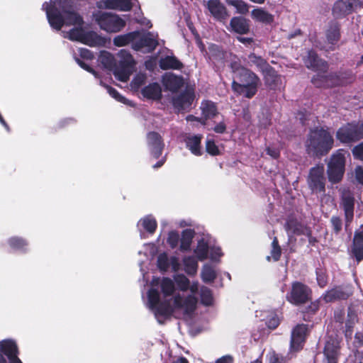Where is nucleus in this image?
I'll use <instances>...</instances> for the list:
<instances>
[{
	"mask_svg": "<svg viewBox=\"0 0 363 363\" xmlns=\"http://www.w3.org/2000/svg\"><path fill=\"white\" fill-rule=\"evenodd\" d=\"M179 240V233L176 230H172L168 233L167 242L172 249H174L177 247Z\"/></svg>",
	"mask_w": 363,
	"mask_h": 363,
	"instance_id": "obj_56",
	"label": "nucleus"
},
{
	"mask_svg": "<svg viewBox=\"0 0 363 363\" xmlns=\"http://www.w3.org/2000/svg\"><path fill=\"white\" fill-rule=\"evenodd\" d=\"M45 7L47 18L50 26L60 30L65 25V6L61 1H51L50 3L45 2L43 5Z\"/></svg>",
	"mask_w": 363,
	"mask_h": 363,
	"instance_id": "obj_7",
	"label": "nucleus"
},
{
	"mask_svg": "<svg viewBox=\"0 0 363 363\" xmlns=\"http://www.w3.org/2000/svg\"><path fill=\"white\" fill-rule=\"evenodd\" d=\"M194 252L196 253L198 259L200 261H203L208 257V245L206 242L203 241H200L198 243V246L195 250Z\"/></svg>",
	"mask_w": 363,
	"mask_h": 363,
	"instance_id": "obj_52",
	"label": "nucleus"
},
{
	"mask_svg": "<svg viewBox=\"0 0 363 363\" xmlns=\"http://www.w3.org/2000/svg\"><path fill=\"white\" fill-rule=\"evenodd\" d=\"M169 263L167 255L166 253L160 254L157 257V267L161 271H167Z\"/></svg>",
	"mask_w": 363,
	"mask_h": 363,
	"instance_id": "obj_59",
	"label": "nucleus"
},
{
	"mask_svg": "<svg viewBox=\"0 0 363 363\" xmlns=\"http://www.w3.org/2000/svg\"><path fill=\"white\" fill-rule=\"evenodd\" d=\"M232 73L234 74V78H235L240 73L242 72L243 69H246L247 67H245L241 65L239 60L232 61L229 65Z\"/></svg>",
	"mask_w": 363,
	"mask_h": 363,
	"instance_id": "obj_63",
	"label": "nucleus"
},
{
	"mask_svg": "<svg viewBox=\"0 0 363 363\" xmlns=\"http://www.w3.org/2000/svg\"><path fill=\"white\" fill-rule=\"evenodd\" d=\"M355 199L353 193L350 190H345L341 195L340 205L345 212V228L353 220Z\"/></svg>",
	"mask_w": 363,
	"mask_h": 363,
	"instance_id": "obj_16",
	"label": "nucleus"
},
{
	"mask_svg": "<svg viewBox=\"0 0 363 363\" xmlns=\"http://www.w3.org/2000/svg\"><path fill=\"white\" fill-rule=\"evenodd\" d=\"M104 86L106 89L110 96H111L118 101L125 104L126 99L121 95L115 88L106 84H104Z\"/></svg>",
	"mask_w": 363,
	"mask_h": 363,
	"instance_id": "obj_61",
	"label": "nucleus"
},
{
	"mask_svg": "<svg viewBox=\"0 0 363 363\" xmlns=\"http://www.w3.org/2000/svg\"><path fill=\"white\" fill-rule=\"evenodd\" d=\"M231 30L240 35L247 34L250 32V21L242 16H234L230 21Z\"/></svg>",
	"mask_w": 363,
	"mask_h": 363,
	"instance_id": "obj_24",
	"label": "nucleus"
},
{
	"mask_svg": "<svg viewBox=\"0 0 363 363\" xmlns=\"http://www.w3.org/2000/svg\"><path fill=\"white\" fill-rule=\"evenodd\" d=\"M348 296V294L340 286H336L325 292L323 300L326 303H330L337 300H346Z\"/></svg>",
	"mask_w": 363,
	"mask_h": 363,
	"instance_id": "obj_32",
	"label": "nucleus"
},
{
	"mask_svg": "<svg viewBox=\"0 0 363 363\" xmlns=\"http://www.w3.org/2000/svg\"><path fill=\"white\" fill-rule=\"evenodd\" d=\"M133 63L128 61H119L118 65L115 67L113 74L117 79L122 82H126L131 74V67Z\"/></svg>",
	"mask_w": 363,
	"mask_h": 363,
	"instance_id": "obj_25",
	"label": "nucleus"
},
{
	"mask_svg": "<svg viewBox=\"0 0 363 363\" xmlns=\"http://www.w3.org/2000/svg\"><path fill=\"white\" fill-rule=\"evenodd\" d=\"M337 75V78L339 79V86H345L347 84L351 83L354 80V76L351 71L346 70L343 72H335Z\"/></svg>",
	"mask_w": 363,
	"mask_h": 363,
	"instance_id": "obj_51",
	"label": "nucleus"
},
{
	"mask_svg": "<svg viewBox=\"0 0 363 363\" xmlns=\"http://www.w3.org/2000/svg\"><path fill=\"white\" fill-rule=\"evenodd\" d=\"M194 99V89L186 86L184 91L173 97L172 104L174 108L179 111H184L191 108Z\"/></svg>",
	"mask_w": 363,
	"mask_h": 363,
	"instance_id": "obj_14",
	"label": "nucleus"
},
{
	"mask_svg": "<svg viewBox=\"0 0 363 363\" xmlns=\"http://www.w3.org/2000/svg\"><path fill=\"white\" fill-rule=\"evenodd\" d=\"M100 60L105 67L111 68L115 65V61L113 55L107 51L101 52L100 55Z\"/></svg>",
	"mask_w": 363,
	"mask_h": 363,
	"instance_id": "obj_54",
	"label": "nucleus"
},
{
	"mask_svg": "<svg viewBox=\"0 0 363 363\" xmlns=\"http://www.w3.org/2000/svg\"><path fill=\"white\" fill-rule=\"evenodd\" d=\"M141 94L147 99L160 100L162 96V88L157 82H152L142 89Z\"/></svg>",
	"mask_w": 363,
	"mask_h": 363,
	"instance_id": "obj_26",
	"label": "nucleus"
},
{
	"mask_svg": "<svg viewBox=\"0 0 363 363\" xmlns=\"http://www.w3.org/2000/svg\"><path fill=\"white\" fill-rule=\"evenodd\" d=\"M162 83L167 90L172 93L177 92L184 84L182 76L174 73L166 74L162 77Z\"/></svg>",
	"mask_w": 363,
	"mask_h": 363,
	"instance_id": "obj_21",
	"label": "nucleus"
},
{
	"mask_svg": "<svg viewBox=\"0 0 363 363\" xmlns=\"http://www.w3.org/2000/svg\"><path fill=\"white\" fill-rule=\"evenodd\" d=\"M153 310H155L156 315L170 316L174 313L169 301H161Z\"/></svg>",
	"mask_w": 363,
	"mask_h": 363,
	"instance_id": "obj_43",
	"label": "nucleus"
},
{
	"mask_svg": "<svg viewBox=\"0 0 363 363\" xmlns=\"http://www.w3.org/2000/svg\"><path fill=\"white\" fill-rule=\"evenodd\" d=\"M104 4L106 9L122 11H129L133 8L130 0H105Z\"/></svg>",
	"mask_w": 363,
	"mask_h": 363,
	"instance_id": "obj_31",
	"label": "nucleus"
},
{
	"mask_svg": "<svg viewBox=\"0 0 363 363\" xmlns=\"http://www.w3.org/2000/svg\"><path fill=\"white\" fill-rule=\"evenodd\" d=\"M140 222L144 230L150 234H153L157 228V220L150 216L144 217Z\"/></svg>",
	"mask_w": 363,
	"mask_h": 363,
	"instance_id": "obj_48",
	"label": "nucleus"
},
{
	"mask_svg": "<svg viewBox=\"0 0 363 363\" xmlns=\"http://www.w3.org/2000/svg\"><path fill=\"white\" fill-rule=\"evenodd\" d=\"M265 86L271 90H276L281 84V75L271 65L262 72Z\"/></svg>",
	"mask_w": 363,
	"mask_h": 363,
	"instance_id": "obj_22",
	"label": "nucleus"
},
{
	"mask_svg": "<svg viewBox=\"0 0 363 363\" xmlns=\"http://www.w3.org/2000/svg\"><path fill=\"white\" fill-rule=\"evenodd\" d=\"M198 300L197 298L193 295H188L184 300V311L185 314L191 315L193 313L196 308Z\"/></svg>",
	"mask_w": 363,
	"mask_h": 363,
	"instance_id": "obj_46",
	"label": "nucleus"
},
{
	"mask_svg": "<svg viewBox=\"0 0 363 363\" xmlns=\"http://www.w3.org/2000/svg\"><path fill=\"white\" fill-rule=\"evenodd\" d=\"M206 150L208 154L213 156L220 155V150L218 149V147L216 145L215 141L213 140H208L206 141Z\"/></svg>",
	"mask_w": 363,
	"mask_h": 363,
	"instance_id": "obj_62",
	"label": "nucleus"
},
{
	"mask_svg": "<svg viewBox=\"0 0 363 363\" xmlns=\"http://www.w3.org/2000/svg\"><path fill=\"white\" fill-rule=\"evenodd\" d=\"M202 138V135H194L188 137L186 140V147L196 156H201L202 155L201 149Z\"/></svg>",
	"mask_w": 363,
	"mask_h": 363,
	"instance_id": "obj_35",
	"label": "nucleus"
},
{
	"mask_svg": "<svg viewBox=\"0 0 363 363\" xmlns=\"http://www.w3.org/2000/svg\"><path fill=\"white\" fill-rule=\"evenodd\" d=\"M316 280L320 288L325 287L328 284V276L325 272L322 269H316Z\"/></svg>",
	"mask_w": 363,
	"mask_h": 363,
	"instance_id": "obj_58",
	"label": "nucleus"
},
{
	"mask_svg": "<svg viewBox=\"0 0 363 363\" xmlns=\"http://www.w3.org/2000/svg\"><path fill=\"white\" fill-rule=\"evenodd\" d=\"M174 281L181 291H186L189 289L190 281L183 274L174 276Z\"/></svg>",
	"mask_w": 363,
	"mask_h": 363,
	"instance_id": "obj_53",
	"label": "nucleus"
},
{
	"mask_svg": "<svg viewBox=\"0 0 363 363\" xmlns=\"http://www.w3.org/2000/svg\"><path fill=\"white\" fill-rule=\"evenodd\" d=\"M324 172V167L323 164H318L311 168L307 178V184L308 188L313 193H325V177Z\"/></svg>",
	"mask_w": 363,
	"mask_h": 363,
	"instance_id": "obj_8",
	"label": "nucleus"
},
{
	"mask_svg": "<svg viewBox=\"0 0 363 363\" xmlns=\"http://www.w3.org/2000/svg\"><path fill=\"white\" fill-rule=\"evenodd\" d=\"M269 363H286V357L284 355L272 351L267 354Z\"/></svg>",
	"mask_w": 363,
	"mask_h": 363,
	"instance_id": "obj_57",
	"label": "nucleus"
},
{
	"mask_svg": "<svg viewBox=\"0 0 363 363\" xmlns=\"http://www.w3.org/2000/svg\"><path fill=\"white\" fill-rule=\"evenodd\" d=\"M139 35L140 31L135 30L125 34L116 35L113 40V45L116 47L126 46L130 43L132 45L135 43V40H137Z\"/></svg>",
	"mask_w": 363,
	"mask_h": 363,
	"instance_id": "obj_30",
	"label": "nucleus"
},
{
	"mask_svg": "<svg viewBox=\"0 0 363 363\" xmlns=\"http://www.w3.org/2000/svg\"><path fill=\"white\" fill-rule=\"evenodd\" d=\"M260 85L259 77L252 70L247 68L233 79L231 88L237 95L250 99L257 94Z\"/></svg>",
	"mask_w": 363,
	"mask_h": 363,
	"instance_id": "obj_2",
	"label": "nucleus"
},
{
	"mask_svg": "<svg viewBox=\"0 0 363 363\" xmlns=\"http://www.w3.org/2000/svg\"><path fill=\"white\" fill-rule=\"evenodd\" d=\"M308 333L306 324H298L293 328L290 340L291 352H298L303 349Z\"/></svg>",
	"mask_w": 363,
	"mask_h": 363,
	"instance_id": "obj_10",
	"label": "nucleus"
},
{
	"mask_svg": "<svg viewBox=\"0 0 363 363\" xmlns=\"http://www.w3.org/2000/svg\"><path fill=\"white\" fill-rule=\"evenodd\" d=\"M325 73L318 72L316 74H314L311 79L312 84L316 88L322 89L339 86L340 83L338 82L337 75L333 72L327 74Z\"/></svg>",
	"mask_w": 363,
	"mask_h": 363,
	"instance_id": "obj_13",
	"label": "nucleus"
},
{
	"mask_svg": "<svg viewBox=\"0 0 363 363\" xmlns=\"http://www.w3.org/2000/svg\"><path fill=\"white\" fill-rule=\"evenodd\" d=\"M65 24L67 26L78 25L82 26L84 23L82 17L74 11H69L65 6Z\"/></svg>",
	"mask_w": 363,
	"mask_h": 363,
	"instance_id": "obj_38",
	"label": "nucleus"
},
{
	"mask_svg": "<svg viewBox=\"0 0 363 363\" xmlns=\"http://www.w3.org/2000/svg\"><path fill=\"white\" fill-rule=\"evenodd\" d=\"M183 263L185 272L189 276H194L197 272L198 262L192 256H188L184 258Z\"/></svg>",
	"mask_w": 363,
	"mask_h": 363,
	"instance_id": "obj_42",
	"label": "nucleus"
},
{
	"mask_svg": "<svg viewBox=\"0 0 363 363\" xmlns=\"http://www.w3.org/2000/svg\"><path fill=\"white\" fill-rule=\"evenodd\" d=\"M208 58L216 72H222L228 59V52L221 46L211 44L208 48Z\"/></svg>",
	"mask_w": 363,
	"mask_h": 363,
	"instance_id": "obj_9",
	"label": "nucleus"
},
{
	"mask_svg": "<svg viewBox=\"0 0 363 363\" xmlns=\"http://www.w3.org/2000/svg\"><path fill=\"white\" fill-rule=\"evenodd\" d=\"M303 60L305 66L313 72H327L328 70V62L320 58L314 50H308Z\"/></svg>",
	"mask_w": 363,
	"mask_h": 363,
	"instance_id": "obj_12",
	"label": "nucleus"
},
{
	"mask_svg": "<svg viewBox=\"0 0 363 363\" xmlns=\"http://www.w3.org/2000/svg\"><path fill=\"white\" fill-rule=\"evenodd\" d=\"M0 354L7 357L8 359L18 354V348L13 340H4L0 342Z\"/></svg>",
	"mask_w": 363,
	"mask_h": 363,
	"instance_id": "obj_29",
	"label": "nucleus"
},
{
	"mask_svg": "<svg viewBox=\"0 0 363 363\" xmlns=\"http://www.w3.org/2000/svg\"><path fill=\"white\" fill-rule=\"evenodd\" d=\"M160 289L164 297H169L174 294L175 285L174 281L169 277H163L160 282Z\"/></svg>",
	"mask_w": 363,
	"mask_h": 363,
	"instance_id": "obj_41",
	"label": "nucleus"
},
{
	"mask_svg": "<svg viewBox=\"0 0 363 363\" xmlns=\"http://www.w3.org/2000/svg\"><path fill=\"white\" fill-rule=\"evenodd\" d=\"M359 4V0H337L333 5L332 13L335 18H342L352 13Z\"/></svg>",
	"mask_w": 363,
	"mask_h": 363,
	"instance_id": "obj_17",
	"label": "nucleus"
},
{
	"mask_svg": "<svg viewBox=\"0 0 363 363\" xmlns=\"http://www.w3.org/2000/svg\"><path fill=\"white\" fill-rule=\"evenodd\" d=\"M159 66L162 70H181L184 67L183 63L174 55L161 57L159 60Z\"/></svg>",
	"mask_w": 363,
	"mask_h": 363,
	"instance_id": "obj_27",
	"label": "nucleus"
},
{
	"mask_svg": "<svg viewBox=\"0 0 363 363\" xmlns=\"http://www.w3.org/2000/svg\"><path fill=\"white\" fill-rule=\"evenodd\" d=\"M247 60L248 65L250 67H255L261 73L270 66L267 60L255 52H250L247 55Z\"/></svg>",
	"mask_w": 363,
	"mask_h": 363,
	"instance_id": "obj_34",
	"label": "nucleus"
},
{
	"mask_svg": "<svg viewBox=\"0 0 363 363\" xmlns=\"http://www.w3.org/2000/svg\"><path fill=\"white\" fill-rule=\"evenodd\" d=\"M325 35L327 43L329 45V50L334 51L341 39V25L335 21L329 22L325 31Z\"/></svg>",
	"mask_w": 363,
	"mask_h": 363,
	"instance_id": "obj_15",
	"label": "nucleus"
},
{
	"mask_svg": "<svg viewBox=\"0 0 363 363\" xmlns=\"http://www.w3.org/2000/svg\"><path fill=\"white\" fill-rule=\"evenodd\" d=\"M271 245V255L267 257V260L268 262H270L271 259H272L274 262H278L281 256V248L279 244V240L277 237H274Z\"/></svg>",
	"mask_w": 363,
	"mask_h": 363,
	"instance_id": "obj_44",
	"label": "nucleus"
},
{
	"mask_svg": "<svg viewBox=\"0 0 363 363\" xmlns=\"http://www.w3.org/2000/svg\"><path fill=\"white\" fill-rule=\"evenodd\" d=\"M350 255L357 263L363 260V225L354 233Z\"/></svg>",
	"mask_w": 363,
	"mask_h": 363,
	"instance_id": "obj_19",
	"label": "nucleus"
},
{
	"mask_svg": "<svg viewBox=\"0 0 363 363\" xmlns=\"http://www.w3.org/2000/svg\"><path fill=\"white\" fill-rule=\"evenodd\" d=\"M216 272L213 267L206 264L203 267L201 278L203 282L211 283L216 279Z\"/></svg>",
	"mask_w": 363,
	"mask_h": 363,
	"instance_id": "obj_47",
	"label": "nucleus"
},
{
	"mask_svg": "<svg viewBox=\"0 0 363 363\" xmlns=\"http://www.w3.org/2000/svg\"><path fill=\"white\" fill-rule=\"evenodd\" d=\"M147 145L152 157L158 159L162 154L164 144L162 136L155 131H150L147 135Z\"/></svg>",
	"mask_w": 363,
	"mask_h": 363,
	"instance_id": "obj_20",
	"label": "nucleus"
},
{
	"mask_svg": "<svg viewBox=\"0 0 363 363\" xmlns=\"http://www.w3.org/2000/svg\"><path fill=\"white\" fill-rule=\"evenodd\" d=\"M252 14L257 21L265 24H271L274 21V16L261 9H254Z\"/></svg>",
	"mask_w": 363,
	"mask_h": 363,
	"instance_id": "obj_39",
	"label": "nucleus"
},
{
	"mask_svg": "<svg viewBox=\"0 0 363 363\" xmlns=\"http://www.w3.org/2000/svg\"><path fill=\"white\" fill-rule=\"evenodd\" d=\"M201 303L203 306H210L213 303V297L212 291L210 289L203 286L201 289Z\"/></svg>",
	"mask_w": 363,
	"mask_h": 363,
	"instance_id": "obj_49",
	"label": "nucleus"
},
{
	"mask_svg": "<svg viewBox=\"0 0 363 363\" xmlns=\"http://www.w3.org/2000/svg\"><path fill=\"white\" fill-rule=\"evenodd\" d=\"M347 151L339 149L333 152L327 164V175L328 181L336 184L340 183L344 177L345 172Z\"/></svg>",
	"mask_w": 363,
	"mask_h": 363,
	"instance_id": "obj_3",
	"label": "nucleus"
},
{
	"mask_svg": "<svg viewBox=\"0 0 363 363\" xmlns=\"http://www.w3.org/2000/svg\"><path fill=\"white\" fill-rule=\"evenodd\" d=\"M159 45L158 41L154 38L153 34L151 32H147L142 33L140 31V35L137 38L131 45L133 50L135 51H140L143 49H145V52H153L157 45Z\"/></svg>",
	"mask_w": 363,
	"mask_h": 363,
	"instance_id": "obj_11",
	"label": "nucleus"
},
{
	"mask_svg": "<svg viewBox=\"0 0 363 363\" xmlns=\"http://www.w3.org/2000/svg\"><path fill=\"white\" fill-rule=\"evenodd\" d=\"M207 8L214 18L218 21L225 20L228 16L226 7L220 0H209Z\"/></svg>",
	"mask_w": 363,
	"mask_h": 363,
	"instance_id": "obj_23",
	"label": "nucleus"
},
{
	"mask_svg": "<svg viewBox=\"0 0 363 363\" xmlns=\"http://www.w3.org/2000/svg\"><path fill=\"white\" fill-rule=\"evenodd\" d=\"M312 289L306 284L294 281L291 283V289L286 295V300L296 306H302L312 299Z\"/></svg>",
	"mask_w": 363,
	"mask_h": 363,
	"instance_id": "obj_4",
	"label": "nucleus"
},
{
	"mask_svg": "<svg viewBox=\"0 0 363 363\" xmlns=\"http://www.w3.org/2000/svg\"><path fill=\"white\" fill-rule=\"evenodd\" d=\"M95 20L101 29L108 33H118L125 26V21L118 15L108 12H99Z\"/></svg>",
	"mask_w": 363,
	"mask_h": 363,
	"instance_id": "obj_6",
	"label": "nucleus"
},
{
	"mask_svg": "<svg viewBox=\"0 0 363 363\" xmlns=\"http://www.w3.org/2000/svg\"><path fill=\"white\" fill-rule=\"evenodd\" d=\"M320 304L318 301H310V304L304 308L301 311L303 315V320L310 322L312 320L313 316L319 310Z\"/></svg>",
	"mask_w": 363,
	"mask_h": 363,
	"instance_id": "obj_40",
	"label": "nucleus"
},
{
	"mask_svg": "<svg viewBox=\"0 0 363 363\" xmlns=\"http://www.w3.org/2000/svg\"><path fill=\"white\" fill-rule=\"evenodd\" d=\"M336 138L342 144H350L363 139V122L352 121L341 126Z\"/></svg>",
	"mask_w": 363,
	"mask_h": 363,
	"instance_id": "obj_5",
	"label": "nucleus"
},
{
	"mask_svg": "<svg viewBox=\"0 0 363 363\" xmlns=\"http://www.w3.org/2000/svg\"><path fill=\"white\" fill-rule=\"evenodd\" d=\"M8 244L13 250H18L23 253L27 252L28 242L23 238L18 236L11 237L8 240Z\"/></svg>",
	"mask_w": 363,
	"mask_h": 363,
	"instance_id": "obj_36",
	"label": "nucleus"
},
{
	"mask_svg": "<svg viewBox=\"0 0 363 363\" xmlns=\"http://www.w3.org/2000/svg\"><path fill=\"white\" fill-rule=\"evenodd\" d=\"M334 145V139L328 129L315 127L310 130L306 141L307 153L313 157L326 155Z\"/></svg>",
	"mask_w": 363,
	"mask_h": 363,
	"instance_id": "obj_1",
	"label": "nucleus"
},
{
	"mask_svg": "<svg viewBox=\"0 0 363 363\" xmlns=\"http://www.w3.org/2000/svg\"><path fill=\"white\" fill-rule=\"evenodd\" d=\"M82 43L87 45L90 47H94L101 44L103 39L94 31H86L83 35Z\"/></svg>",
	"mask_w": 363,
	"mask_h": 363,
	"instance_id": "obj_37",
	"label": "nucleus"
},
{
	"mask_svg": "<svg viewBox=\"0 0 363 363\" xmlns=\"http://www.w3.org/2000/svg\"><path fill=\"white\" fill-rule=\"evenodd\" d=\"M84 32L85 30L82 27L73 28L69 32V39L82 43Z\"/></svg>",
	"mask_w": 363,
	"mask_h": 363,
	"instance_id": "obj_55",
	"label": "nucleus"
},
{
	"mask_svg": "<svg viewBox=\"0 0 363 363\" xmlns=\"http://www.w3.org/2000/svg\"><path fill=\"white\" fill-rule=\"evenodd\" d=\"M195 236L194 229L186 228L182 230L180 238L179 250L182 252H187L191 250V245Z\"/></svg>",
	"mask_w": 363,
	"mask_h": 363,
	"instance_id": "obj_33",
	"label": "nucleus"
},
{
	"mask_svg": "<svg viewBox=\"0 0 363 363\" xmlns=\"http://www.w3.org/2000/svg\"><path fill=\"white\" fill-rule=\"evenodd\" d=\"M147 300L149 306L154 309L161 302L160 296L157 289H150L147 292Z\"/></svg>",
	"mask_w": 363,
	"mask_h": 363,
	"instance_id": "obj_50",
	"label": "nucleus"
},
{
	"mask_svg": "<svg viewBox=\"0 0 363 363\" xmlns=\"http://www.w3.org/2000/svg\"><path fill=\"white\" fill-rule=\"evenodd\" d=\"M280 324V319L277 314L269 316L266 320V325L270 330L276 329Z\"/></svg>",
	"mask_w": 363,
	"mask_h": 363,
	"instance_id": "obj_64",
	"label": "nucleus"
},
{
	"mask_svg": "<svg viewBox=\"0 0 363 363\" xmlns=\"http://www.w3.org/2000/svg\"><path fill=\"white\" fill-rule=\"evenodd\" d=\"M304 226V225L296 219L288 220L284 225L286 231H291L293 234L296 235H301Z\"/></svg>",
	"mask_w": 363,
	"mask_h": 363,
	"instance_id": "obj_45",
	"label": "nucleus"
},
{
	"mask_svg": "<svg viewBox=\"0 0 363 363\" xmlns=\"http://www.w3.org/2000/svg\"><path fill=\"white\" fill-rule=\"evenodd\" d=\"M229 4L235 6L240 13L245 14L248 12V5L243 1L235 0L229 2Z\"/></svg>",
	"mask_w": 363,
	"mask_h": 363,
	"instance_id": "obj_60",
	"label": "nucleus"
},
{
	"mask_svg": "<svg viewBox=\"0 0 363 363\" xmlns=\"http://www.w3.org/2000/svg\"><path fill=\"white\" fill-rule=\"evenodd\" d=\"M200 108L203 118L202 122L203 125L206 124L208 119L214 118L218 113L216 104L210 100H203Z\"/></svg>",
	"mask_w": 363,
	"mask_h": 363,
	"instance_id": "obj_28",
	"label": "nucleus"
},
{
	"mask_svg": "<svg viewBox=\"0 0 363 363\" xmlns=\"http://www.w3.org/2000/svg\"><path fill=\"white\" fill-rule=\"evenodd\" d=\"M323 354L324 363H338L340 355V342L330 337L325 344Z\"/></svg>",
	"mask_w": 363,
	"mask_h": 363,
	"instance_id": "obj_18",
	"label": "nucleus"
}]
</instances>
